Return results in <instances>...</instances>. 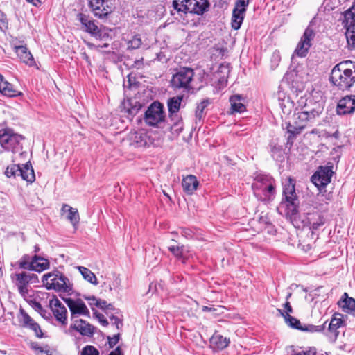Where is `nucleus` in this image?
<instances>
[{"label": "nucleus", "mask_w": 355, "mask_h": 355, "mask_svg": "<svg viewBox=\"0 0 355 355\" xmlns=\"http://www.w3.org/2000/svg\"><path fill=\"white\" fill-rule=\"evenodd\" d=\"M24 139L21 135L14 132L12 129L0 130V144L5 150L16 153L22 148L21 141Z\"/></svg>", "instance_id": "obj_7"}, {"label": "nucleus", "mask_w": 355, "mask_h": 355, "mask_svg": "<svg viewBox=\"0 0 355 355\" xmlns=\"http://www.w3.org/2000/svg\"><path fill=\"white\" fill-rule=\"evenodd\" d=\"M89 7L95 17L102 19L112 11V6L108 0H88Z\"/></svg>", "instance_id": "obj_12"}, {"label": "nucleus", "mask_w": 355, "mask_h": 355, "mask_svg": "<svg viewBox=\"0 0 355 355\" xmlns=\"http://www.w3.org/2000/svg\"><path fill=\"white\" fill-rule=\"evenodd\" d=\"M346 22H355V2L352 6L345 12Z\"/></svg>", "instance_id": "obj_44"}, {"label": "nucleus", "mask_w": 355, "mask_h": 355, "mask_svg": "<svg viewBox=\"0 0 355 355\" xmlns=\"http://www.w3.org/2000/svg\"><path fill=\"white\" fill-rule=\"evenodd\" d=\"M77 268L85 280L94 285L98 284L96 275L89 269L83 266H78Z\"/></svg>", "instance_id": "obj_34"}, {"label": "nucleus", "mask_w": 355, "mask_h": 355, "mask_svg": "<svg viewBox=\"0 0 355 355\" xmlns=\"http://www.w3.org/2000/svg\"><path fill=\"white\" fill-rule=\"evenodd\" d=\"M317 349L315 347H309L308 350L295 352L294 349L292 350L291 355H316Z\"/></svg>", "instance_id": "obj_48"}, {"label": "nucleus", "mask_w": 355, "mask_h": 355, "mask_svg": "<svg viewBox=\"0 0 355 355\" xmlns=\"http://www.w3.org/2000/svg\"><path fill=\"white\" fill-rule=\"evenodd\" d=\"M245 12L243 9L235 10L232 11V28L234 30L240 28L245 17Z\"/></svg>", "instance_id": "obj_29"}, {"label": "nucleus", "mask_w": 355, "mask_h": 355, "mask_svg": "<svg viewBox=\"0 0 355 355\" xmlns=\"http://www.w3.org/2000/svg\"><path fill=\"white\" fill-rule=\"evenodd\" d=\"M42 282L47 290L66 293L72 291L73 288L69 279L58 270L44 274Z\"/></svg>", "instance_id": "obj_5"}, {"label": "nucleus", "mask_w": 355, "mask_h": 355, "mask_svg": "<svg viewBox=\"0 0 355 355\" xmlns=\"http://www.w3.org/2000/svg\"><path fill=\"white\" fill-rule=\"evenodd\" d=\"M285 311H283L284 313H288V314L293 313V308L290 304V302L286 301L284 304Z\"/></svg>", "instance_id": "obj_62"}, {"label": "nucleus", "mask_w": 355, "mask_h": 355, "mask_svg": "<svg viewBox=\"0 0 355 355\" xmlns=\"http://www.w3.org/2000/svg\"><path fill=\"white\" fill-rule=\"evenodd\" d=\"M85 299L87 300L95 301V306L104 311L106 309L107 305L108 304L105 300H98L94 296L85 297Z\"/></svg>", "instance_id": "obj_46"}, {"label": "nucleus", "mask_w": 355, "mask_h": 355, "mask_svg": "<svg viewBox=\"0 0 355 355\" xmlns=\"http://www.w3.org/2000/svg\"><path fill=\"white\" fill-rule=\"evenodd\" d=\"M172 4H173V7L175 10H176L178 12H181V7H180L181 5L179 3L178 1L173 0Z\"/></svg>", "instance_id": "obj_64"}, {"label": "nucleus", "mask_w": 355, "mask_h": 355, "mask_svg": "<svg viewBox=\"0 0 355 355\" xmlns=\"http://www.w3.org/2000/svg\"><path fill=\"white\" fill-rule=\"evenodd\" d=\"M146 137V135H143L141 133H136L135 136V140L137 144H138L139 146H145L146 144V141L144 138Z\"/></svg>", "instance_id": "obj_53"}, {"label": "nucleus", "mask_w": 355, "mask_h": 355, "mask_svg": "<svg viewBox=\"0 0 355 355\" xmlns=\"http://www.w3.org/2000/svg\"><path fill=\"white\" fill-rule=\"evenodd\" d=\"M20 169V166L17 164H12L8 166L5 171V175L8 178H15L16 176H19V172Z\"/></svg>", "instance_id": "obj_40"}, {"label": "nucleus", "mask_w": 355, "mask_h": 355, "mask_svg": "<svg viewBox=\"0 0 355 355\" xmlns=\"http://www.w3.org/2000/svg\"><path fill=\"white\" fill-rule=\"evenodd\" d=\"M256 197L262 201L272 200L275 194V181L268 175H257L252 184Z\"/></svg>", "instance_id": "obj_4"}, {"label": "nucleus", "mask_w": 355, "mask_h": 355, "mask_svg": "<svg viewBox=\"0 0 355 355\" xmlns=\"http://www.w3.org/2000/svg\"><path fill=\"white\" fill-rule=\"evenodd\" d=\"M183 3H188L192 9V13L202 15L208 8L209 3L207 0H183Z\"/></svg>", "instance_id": "obj_20"}, {"label": "nucleus", "mask_w": 355, "mask_h": 355, "mask_svg": "<svg viewBox=\"0 0 355 355\" xmlns=\"http://www.w3.org/2000/svg\"><path fill=\"white\" fill-rule=\"evenodd\" d=\"M280 315L284 318L285 322L291 328L301 330L302 327L299 320L291 316L288 313H284L282 309H277Z\"/></svg>", "instance_id": "obj_31"}, {"label": "nucleus", "mask_w": 355, "mask_h": 355, "mask_svg": "<svg viewBox=\"0 0 355 355\" xmlns=\"http://www.w3.org/2000/svg\"><path fill=\"white\" fill-rule=\"evenodd\" d=\"M347 24H348V35H347L348 44L355 48V22H347Z\"/></svg>", "instance_id": "obj_39"}, {"label": "nucleus", "mask_w": 355, "mask_h": 355, "mask_svg": "<svg viewBox=\"0 0 355 355\" xmlns=\"http://www.w3.org/2000/svg\"><path fill=\"white\" fill-rule=\"evenodd\" d=\"M168 250L176 257L180 259L182 257L184 246L183 245H170Z\"/></svg>", "instance_id": "obj_45"}, {"label": "nucleus", "mask_w": 355, "mask_h": 355, "mask_svg": "<svg viewBox=\"0 0 355 355\" xmlns=\"http://www.w3.org/2000/svg\"><path fill=\"white\" fill-rule=\"evenodd\" d=\"M15 285L23 298L31 297L30 291H31L29 284H31L27 279L26 272L15 274V277H12Z\"/></svg>", "instance_id": "obj_15"}, {"label": "nucleus", "mask_w": 355, "mask_h": 355, "mask_svg": "<svg viewBox=\"0 0 355 355\" xmlns=\"http://www.w3.org/2000/svg\"><path fill=\"white\" fill-rule=\"evenodd\" d=\"M276 95H277V99H278L279 103L280 101H285L286 98H290V97H289V96H288L286 94V93H285V92L284 91V89H283V88H282V86H279V87H278V91H277V94H276Z\"/></svg>", "instance_id": "obj_52"}, {"label": "nucleus", "mask_w": 355, "mask_h": 355, "mask_svg": "<svg viewBox=\"0 0 355 355\" xmlns=\"http://www.w3.org/2000/svg\"><path fill=\"white\" fill-rule=\"evenodd\" d=\"M338 304L343 309H347V312H351L355 310V300L352 297H348L347 293H345L340 300L338 302Z\"/></svg>", "instance_id": "obj_32"}, {"label": "nucleus", "mask_w": 355, "mask_h": 355, "mask_svg": "<svg viewBox=\"0 0 355 355\" xmlns=\"http://www.w3.org/2000/svg\"><path fill=\"white\" fill-rule=\"evenodd\" d=\"M332 174L331 167L320 166L311 176V180L318 189L321 190L331 182Z\"/></svg>", "instance_id": "obj_11"}, {"label": "nucleus", "mask_w": 355, "mask_h": 355, "mask_svg": "<svg viewBox=\"0 0 355 355\" xmlns=\"http://www.w3.org/2000/svg\"><path fill=\"white\" fill-rule=\"evenodd\" d=\"M34 263H32V257L28 254H24L19 261L18 264L21 269L32 270V266Z\"/></svg>", "instance_id": "obj_37"}, {"label": "nucleus", "mask_w": 355, "mask_h": 355, "mask_svg": "<svg viewBox=\"0 0 355 355\" xmlns=\"http://www.w3.org/2000/svg\"><path fill=\"white\" fill-rule=\"evenodd\" d=\"M182 98L183 97L182 96H177L170 98L168 100L167 106L168 109V114L178 113Z\"/></svg>", "instance_id": "obj_33"}, {"label": "nucleus", "mask_w": 355, "mask_h": 355, "mask_svg": "<svg viewBox=\"0 0 355 355\" xmlns=\"http://www.w3.org/2000/svg\"><path fill=\"white\" fill-rule=\"evenodd\" d=\"M49 306L56 320L62 325L67 324V310L62 302L57 298L50 300Z\"/></svg>", "instance_id": "obj_14"}, {"label": "nucleus", "mask_w": 355, "mask_h": 355, "mask_svg": "<svg viewBox=\"0 0 355 355\" xmlns=\"http://www.w3.org/2000/svg\"><path fill=\"white\" fill-rule=\"evenodd\" d=\"M184 128V124L183 121H181L178 123H172L171 125V130L173 133H175L177 135H179Z\"/></svg>", "instance_id": "obj_51"}, {"label": "nucleus", "mask_w": 355, "mask_h": 355, "mask_svg": "<svg viewBox=\"0 0 355 355\" xmlns=\"http://www.w3.org/2000/svg\"><path fill=\"white\" fill-rule=\"evenodd\" d=\"M355 112V95L343 97L336 106V113L338 115H346Z\"/></svg>", "instance_id": "obj_16"}, {"label": "nucleus", "mask_w": 355, "mask_h": 355, "mask_svg": "<svg viewBox=\"0 0 355 355\" xmlns=\"http://www.w3.org/2000/svg\"><path fill=\"white\" fill-rule=\"evenodd\" d=\"M26 276L27 277V279L31 284L37 283L39 282L38 277L37 275L33 273H28L26 272Z\"/></svg>", "instance_id": "obj_57"}, {"label": "nucleus", "mask_w": 355, "mask_h": 355, "mask_svg": "<svg viewBox=\"0 0 355 355\" xmlns=\"http://www.w3.org/2000/svg\"><path fill=\"white\" fill-rule=\"evenodd\" d=\"M19 176H21L22 180L29 183H32L35 181V175L30 162L26 163L22 167L20 166Z\"/></svg>", "instance_id": "obj_25"}, {"label": "nucleus", "mask_w": 355, "mask_h": 355, "mask_svg": "<svg viewBox=\"0 0 355 355\" xmlns=\"http://www.w3.org/2000/svg\"><path fill=\"white\" fill-rule=\"evenodd\" d=\"M279 105L283 114L285 115H289L294 107L293 102L291 100V98H286L284 101H280L279 103Z\"/></svg>", "instance_id": "obj_38"}, {"label": "nucleus", "mask_w": 355, "mask_h": 355, "mask_svg": "<svg viewBox=\"0 0 355 355\" xmlns=\"http://www.w3.org/2000/svg\"><path fill=\"white\" fill-rule=\"evenodd\" d=\"M271 155L274 159L282 162L284 160V152L282 147L277 145H270Z\"/></svg>", "instance_id": "obj_35"}, {"label": "nucleus", "mask_w": 355, "mask_h": 355, "mask_svg": "<svg viewBox=\"0 0 355 355\" xmlns=\"http://www.w3.org/2000/svg\"><path fill=\"white\" fill-rule=\"evenodd\" d=\"M21 318L19 320L24 327L29 328L33 330L37 336H40L39 333L42 334V331L40 325L35 322L33 318L23 309H19Z\"/></svg>", "instance_id": "obj_17"}, {"label": "nucleus", "mask_w": 355, "mask_h": 355, "mask_svg": "<svg viewBox=\"0 0 355 355\" xmlns=\"http://www.w3.org/2000/svg\"><path fill=\"white\" fill-rule=\"evenodd\" d=\"M168 117L172 123H178L182 121V119L178 113L170 114H168Z\"/></svg>", "instance_id": "obj_56"}, {"label": "nucleus", "mask_w": 355, "mask_h": 355, "mask_svg": "<svg viewBox=\"0 0 355 355\" xmlns=\"http://www.w3.org/2000/svg\"><path fill=\"white\" fill-rule=\"evenodd\" d=\"M182 4L180 6L181 7V12H184V13H187V12H190V13H192V9H191V6H189V2L188 3H183L182 1Z\"/></svg>", "instance_id": "obj_58"}, {"label": "nucleus", "mask_w": 355, "mask_h": 355, "mask_svg": "<svg viewBox=\"0 0 355 355\" xmlns=\"http://www.w3.org/2000/svg\"><path fill=\"white\" fill-rule=\"evenodd\" d=\"M299 200L295 192V181L291 178L285 183L283 189V199L281 207H285L286 216L290 218L293 225L300 227L297 220L298 214Z\"/></svg>", "instance_id": "obj_3"}, {"label": "nucleus", "mask_w": 355, "mask_h": 355, "mask_svg": "<svg viewBox=\"0 0 355 355\" xmlns=\"http://www.w3.org/2000/svg\"><path fill=\"white\" fill-rule=\"evenodd\" d=\"M61 211L62 213L67 212V218L71 222L74 227H76L80 221L78 209L76 208L71 207L67 204H63Z\"/></svg>", "instance_id": "obj_23"}, {"label": "nucleus", "mask_w": 355, "mask_h": 355, "mask_svg": "<svg viewBox=\"0 0 355 355\" xmlns=\"http://www.w3.org/2000/svg\"><path fill=\"white\" fill-rule=\"evenodd\" d=\"M70 327L85 336L90 337L94 334L93 326L82 319L75 320Z\"/></svg>", "instance_id": "obj_18"}, {"label": "nucleus", "mask_w": 355, "mask_h": 355, "mask_svg": "<svg viewBox=\"0 0 355 355\" xmlns=\"http://www.w3.org/2000/svg\"><path fill=\"white\" fill-rule=\"evenodd\" d=\"M128 105L130 107H125V110H126V112L128 114V115L132 117L135 116L141 107V105L138 102H135L134 105H132L131 103H129Z\"/></svg>", "instance_id": "obj_41"}, {"label": "nucleus", "mask_w": 355, "mask_h": 355, "mask_svg": "<svg viewBox=\"0 0 355 355\" xmlns=\"http://www.w3.org/2000/svg\"><path fill=\"white\" fill-rule=\"evenodd\" d=\"M111 321L113 322L114 325H116L117 329H119V324L122 325L121 320L116 316H114V315H111L109 316Z\"/></svg>", "instance_id": "obj_60"}, {"label": "nucleus", "mask_w": 355, "mask_h": 355, "mask_svg": "<svg viewBox=\"0 0 355 355\" xmlns=\"http://www.w3.org/2000/svg\"><path fill=\"white\" fill-rule=\"evenodd\" d=\"M194 76V71L191 68L180 67L173 75L171 85L174 89H183L189 91L191 89V83Z\"/></svg>", "instance_id": "obj_6"}, {"label": "nucleus", "mask_w": 355, "mask_h": 355, "mask_svg": "<svg viewBox=\"0 0 355 355\" xmlns=\"http://www.w3.org/2000/svg\"><path fill=\"white\" fill-rule=\"evenodd\" d=\"M325 327L324 325H313V324H309L307 326H305V327H302V329H301L302 331H309V332H320L324 329Z\"/></svg>", "instance_id": "obj_47"}, {"label": "nucleus", "mask_w": 355, "mask_h": 355, "mask_svg": "<svg viewBox=\"0 0 355 355\" xmlns=\"http://www.w3.org/2000/svg\"><path fill=\"white\" fill-rule=\"evenodd\" d=\"M145 123L149 126L157 127L164 121L165 114L164 105L158 101H155L148 107L144 117Z\"/></svg>", "instance_id": "obj_9"}, {"label": "nucleus", "mask_w": 355, "mask_h": 355, "mask_svg": "<svg viewBox=\"0 0 355 355\" xmlns=\"http://www.w3.org/2000/svg\"><path fill=\"white\" fill-rule=\"evenodd\" d=\"M28 303V304L35 310L37 312H38L39 311H41V308L42 307L41 304L36 301L34 299H31V297H27V298H24Z\"/></svg>", "instance_id": "obj_49"}, {"label": "nucleus", "mask_w": 355, "mask_h": 355, "mask_svg": "<svg viewBox=\"0 0 355 355\" xmlns=\"http://www.w3.org/2000/svg\"><path fill=\"white\" fill-rule=\"evenodd\" d=\"M38 313L43 318L46 320H49L51 318V313L46 310L45 309H44L43 307L41 308V311H39Z\"/></svg>", "instance_id": "obj_59"}, {"label": "nucleus", "mask_w": 355, "mask_h": 355, "mask_svg": "<svg viewBox=\"0 0 355 355\" xmlns=\"http://www.w3.org/2000/svg\"><path fill=\"white\" fill-rule=\"evenodd\" d=\"M343 323V320L340 318H337L336 315H334L329 324L328 327V331H329V336L330 338L333 339L334 340H336L339 331H338V329L340 328Z\"/></svg>", "instance_id": "obj_28"}, {"label": "nucleus", "mask_w": 355, "mask_h": 355, "mask_svg": "<svg viewBox=\"0 0 355 355\" xmlns=\"http://www.w3.org/2000/svg\"><path fill=\"white\" fill-rule=\"evenodd\" d=\"M314 37L315 33L313 30L309 26L307 27L305 29L300 42H298L293 56L296 55L300 58L305 57L307 55L310 47L311 46V40H313Z\"/></svg>", "instance_id": "obj_10"}, {"label": "nucleus", "mask_w": 355, "mask_h": 355, "mask_svg": "<svg viewBox=\"0 0 355 355\" xmlns=\"http://www.w3.org/2000/svg\"><path fill=\"white\" fill-rule=\"evenodd\" d=\"M77 20L80 23V29L87 33L95 38L104 40L109 37L108 33H104L99 28L92 17L85 13H78Z\"/></svg>", "instance_id": "obj_8"}, {"label": "nucleus", "mask_w": 355, "mask_h": 355, "mask_svg": "<svg viewBox=\"0 0 355 355\" xmlns=\"http://www.w3.org/2000/svg\"><path fill=\"white\" fill-rule=\"evenodd\" d=\"M210 343L214 349L222 350L229 345L230 339L215 332L210 338Z\"/></svg>", "instance_id": "obj_26"}, {"label": "nucleus", "mask_w": 355, "mask_h": 355, "mask_svg": "<svg viewBox=\"0 0 355 355\" xmlns=\"http://www.w3.org/2000/svg\"><path fill=\"white\" fill-rule=\"evenodd\" d=\"M329 80L338 90H349L355 83V64L350 60L337 64L331 70Z\"/></svg>", "instance_id": "obj_2"}, {"label": "nucleus", "mask_w": 355, "mask_h": 355, "mask_svg": "<svg viewBox=\"0 0 355 355\" xmlns=\"http://www.w3.org/2000/svg\"><path fill=\"white\" fill-rule=\"evenodd\" d=\"M249 0H236L235 2L234 8L235 10L243 9L244 12H246V8L249 5Z\"/></svg>", "instance_id": "obj_50"}, {"label": "nucleus", "mask_w": 355, "mask_h": 355, "mask_svg": "<svg viewBox=\"0 0 355 355\" xmlns=\"http://www.w3.org/2000/svg\"><path fill=\"white\" fill-rule=\"evenodd\" d=\"M109 355H123L121 349L118 346L114 350L112 351Z\"/></svg>", "instance_id": "obj_63"}, {"label": "nucleus", "mask_w": 355, "mask_h": 355, "mask_svg": "<svg viewBox=\"0 0 355 355\" xmlns=\"http://www.w3.org/2000/svg\"><path fill=\"white\" fill-rule=\"evenodd\" d=\"M198 184L196 177L193 175L184 178L182 182L184 191L189 195L192 194L197 189Z\"/></svg>", "instance_id": "obj_22"}, {"label": "nucleus", "mask_w": 355, "mask_h": 355, "mask_svg": "<svg viewBox=\"0 0 355 355\" xmlns=\"http://www.w3.org/2000/svg\"><path fill=\"white\" fill-rule=\"evenodd\" d=\"M120 334H116L113 337H108V344L110 348L114 347L119 340Z\"/></svg>", "instance_id": "obj_55"}, {"label": "nucleus", "mask_w": 355, "mask_h": 355, "mask_svg": "<svg viewBox=\"0 0 355 355\" xmlns=\"http://www.w3.org/2000/svg\"><path fill=\"white\" fill-rule=\"evenodd\" d=\"M64 300L70 310L71 320H73L76 315H89V311L81 299L65 298Z\"/></svg>", "instance_id": "obj_13"}, {"label": "nucleus", "mask_w": 355, "mask_h": 355, "mask_svg": "<svg viewBox=\"0 0 355 355\" xmlns=\"http://www.w3.org/2000/svg\"><path fill=\"white\" fill-rule=\"evenodd\" d=\"M32 263H34L32 266V270L37 272H41L49 269L50 267L49 261L38 255L32 257Z\"/></svg>", "instance_id": "obj_27"}, {"label": "nucleus", "mask_w": 355, "mask_h": 355, "mask_svg": "<svg viewBox=\"0 0 355 355\" xmlns=\"http://www.w3.org/2000/svg\"><path fill=\"white\" fill-rule=\"evenodd\" d=\"M306 103L301 108H295L293 115L282 124L288 134L286 140L287 144L292 145L296 137L300 135L305 128L311 127L315 123L316 119L323 112V106L320 103H315L313 106Z\"/></svg>", "instance_id": "obj_1"}, {"label": "nucleus", "mask_w": 355, "mask_h": 355, "mask_svg": "<svg viewBox=\"0 0 355 355\" xmlns=\"http://www.w3.org/2000/svg\"><path fill=\"white\" fill-rule=\"evenodd\" d=\"M96 316L98 318L99 322L105 327L108 325V321L104 318V315L101 313H94Z\"/></svg>", "instance_id": "obj_61"}, {"label": "nucleus", "mask_w": 355, "mask_h": 355, "mask_svg": "<svg viewBox=\"0 0 355 355\" xmlns=\"http://www.w3.org/2000/svg\"><path fill=\"white\" fill-rule=\"evenodd\" d=\"M8 28V20L6 15L0 10V29L3 30Z\"/></svg>", "instance_id": "obj_54"}, {"label": "nucleus", "mask_w": 355, "mask_h": 355, "mask_svg": "<svg viewBox=\"0 0 355 355\" xmlns=\"http://www.w3.org/2000/svg\"><path fill=\"white\" fill-rule=\"evenodd\" d=\"M211 101L210 98H207L202 100L199 104H198L196 110V117L200 120L203 116L205 109L211 104Z\"/></svg>", "instance_id": "obj_36"}, {"label": "nucleus", "mask_w": 355, "mask_h": 355, "mask_svg": "<svg viewBox=\"0 0 355 355\" xmlns=\"http://www.w3.org/2000/svg\"><path fill=\"white\" fill-rule=\"evenodd\" d=\"M80 355H100V354L94 346L86 345L80 351Z\"/></svg>", "instance_id": "obj_42"}, {"label": "nucleus", "mask_w": 355, "mask_h": 355, "mask_svg": "<svg viewBox=\"0 0 355 355\" xmlns=\"http://www.w3.org/2000/svg\"><path fill=\"white\" fill-rule=\"evenodd\" d=\"M304 225H309L312 230H318L324 223V217L318 212L308 214L306 221H302Z\"/></svg>", "instance_id": "obj_21"}, {"label": "nucleus", "mask_w": 355, "mask_h": 355, "mask_svg": "<svg viewBox=\"0 0 355 355\" xmlns=\"http://www.w3.org/2000/svg\"><path fill=\"white\" fill-rule=\"evenodd\" d=\"M0 92L8 97H16L21 96L22 93L17 90L11 83L6 80L2 75L0 74Z\"/></svg>", "instance_id": "obj_19"}, {"label": "nucleus", "mask_w": 355, "mask_h": 355, "mask_svg": "<svg viewBox=\"0 0 355 355\" xmlns=\"http://www.w3.org/2000/svg\"><path fill=\"white\" fill-rule=\"evenodd\" d=\"M241 98L242 97L240 95H233L230 98L232 112L243 113L245 111V105L241 102Z\"/></svg>", "instance_id": "obj_30"}, {"label": "nucleus", "mask_w": 355, "mask_h": 355, "mask_svg": "<svg viewBox=\"0 0 355 355\" xmlns=\"http://www.w3.org/2000/svg\"><path fill=\"white\" fill-rule=\"evenodd\" d=\"M15 51L17 56L23 62L26 63V64H28L29 66H33L34 64L35 61L33 59V56L26 46H16Z\"/></svg>", "instance_id": "obj_24"}, {"label": "nucleus", "mask_w": 355, "mask_h": 355, "mask_svg": "<svg viewBox=\"0 0 355 355\" xmlns=\"http://www.w3.org/2000/svg\"><path fill=\"white\" fill-rule=\"evenodd\" d=\"M142 44V41L139 35H136L128 42V49H137Z\"/></svg>", "instance_id": "obj_43"}]
</instances>
